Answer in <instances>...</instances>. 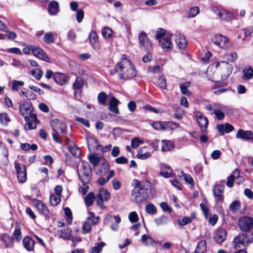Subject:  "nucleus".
<instances>
[{
  "instance_id": "nucleus-1",
  "label": "nucleus",
  "mask_w": 253,
  "mask_h": 253,
  "mask_svg": "<svg viewBox=\"0 0 253 253\" xmlns=\"http://www.w3.org/2000/svg\"><path fill=\"white\" fill-rule=\"evenodd\" d=\"M133 188L131 194V200L136 203H141L146 200L151 193L150 183L146 180H133Z\"/></svg>"
},
{
  "instance_id": "nucleus-2",
  "label": "nucleus",
  "mask_w": 253,
  "mask_h": 253,
  "mask_svg": "<svg viewBox=\"0 0 253 253\" xmlns=\"http://www.w3.org/2000/svg\"><path fill=\"white\" fill-rule=\"evenodd\" d=\"M212 66L218 69L221 76L220 78H218L216 76L212 75L211 68H208L207 70L206 75L208 79L212 82H218L225 80L232 72V65L227 61L215 62L212 64Z\"/></svg>"
},
{
  "instance_id": "nucleus-3",
  "label": "nucleus",
  "mask_w": 253,
  "mask_h": 253,
  "mask_svg": "<svg viewBox=\"0 0 253 253\" xmlns=\"http://www.w3.org/2000/svg\"><path fill=\"white\" fill-rule=\"evenodd\" d=\"M115 70L119 77L124 80H127L135 76L136 73L131 62L126 59L122 58L116 66Z\"/></svg>"
},
{
  "instance_id": "nucleus-4",
  "label": "nucleus",
  "mask_w": 253,
  "mask_h": 253,
  "mask_svg": "<svg viewBox=\"0 0 253 253\" xmlns=\"http://www.w3.org/2000/svg\"><path fill=\"white\" fill-rule=\"evenodd\" d=\"M53 133L52 134L54 140L58 143L61 142L60 134H64L66 133L67 126L65 123L62 120L54 119L50 122Z\"/></svg>"
},
{
  "instance_id": "nucleus-5",
  "label": "nucleus",
  "mask_w": 253,
  "mask_h": 253,
  "mask_svg": "<svg viewBox=\"0 0 253 253\" xmlns=\"http://www.w3.org/2000/svg\"><path fill=\"white\" fill-rule=\"evenodd\" d=\"M78 174L81 180L84 183H88L90 179L92 170L87 162H83L80 168L78 169Z\"/></svg>"
},
{
  "instance_id": "nucleus-6",
  "label": "nucleus",
  "mask_w": 253,
  "mask_h": 253,
  "mask_svg": "<svg viewBox=\"0 0 253 253\" xmlns=\"http://www.w3.org/2000/svg\"><path fill=\"white\" fill-rule=\"evenodd\" d=\"M232 113V110L228 106L219 103H214V114L217 119L222 120L224 118V113Z\"/></svg>"
},
{
  "instance_id": "nucleus-7",
  "label": "nucleus",
  "mask_w": 253,
  "mask_h": 253,
  "mask_svg": "<svg viewBox=\"0 0 253 253\" xmlns=\"http://www.w3.org/2000/svg\"><path fill=\"white\" fill-rule=\"evenodd\" d=\"M238 225L242 231L249 232L253 228V218L249 216L242 217L239 220Z\"/></svg>"
},
{
  "instance_id": "nucleus-8",
  "label": "nucleus",
  "mask_w": 253,
  "mask_h": 253,
  "mask_svg": "<svg viewBox=\"0 0 253 253\" xmlns=\"http://www.w3.org/2000/svg\"><path fill=\"white\" fill-rule=\"evenodd\" d=\"M19 110L20 114L24 117L25 120H27L29 116L32 115L33 107L31 103L23 101L19 105Z\"/></svg>"
},
{
  "instance_id": "nucleus-9",
  "label": "nucleus",
  "mask_w": 253,
  "mask_h": 253,
  "mask_svg": "<svg viewBox=\"0 0 253 253\" xmlns=\"http://www.w3.org/2000/svg\"><path fill=\"white\" fill-rule=\"evenodd\" d=\"M213 12L221 19L226 21H230L235 19L234 14L225 9H219L217 7H214L212 9Z\"/></svg>"
},
{
  "instance_id": "nucleus-10",
  "label": "nucleus",
  "mask_w": 253,
  "mask_h": 253,
  "mask_svg": "<svg viewBox=\"0 0 253 253\" xmlns=\"http://www.w3.org/2000/svg\"><path fill=\"white\" fill-rule=\"evenodd\" d=\"M14 167L17 173V178L21 183H24L27 179L26 168L23 164L16 162L14 163Z\"/></svg>"
},
{
  "instance_id": "nucleus-11",
  "label": "nucleus",
  "mask_w": 253,
  "mask_h": 253,
  "mask_svg": "<svg viewBox=\"0 0 253 253\" xmlns=\"http://www.w3.org/2000/svg\"><path fill=\"white\" fill-rule=\"evenodd\" d=\"M212 42L222 49H226L229 46V40L222 35H216L212 39Z\"/></svg>"
},
{
  "instance_id": "nucleus-12",
  "label": "nucleus",
  "mask_w": 253,
  "mask_h": 253,
  "mask_svg": "<svg viewBox=\"0 0 253 253\" xmlns=\"http://www.w3.org/2000/svg\"><path fill=\"white\" fill-rule=\"evenodd\" d=\"M110 197V193L104 189H101L96 196V201L98 205L101 208L104 207L103 201H107Z\"/></svg>"
},
{
  "instance_id": "nucleus-13",
  "label": "nucleus",
  "mask_w": 253,
  "mask_h": 253,
  "mask_svg": "<svg viewBox=\"0 0 253 253\" xmlns=\"http://www.w3.org/2000/svg\"><path fill=\"white\" fill-rule=\"evenodd\" d=\"M234 242L236 249L240 248L242 246L245 247L250 244L247 235L244 233L239 234L236 236L234 239Z\"/></svg>"
},
{
  "instance_id": "nucleus-14",
  "label": "nucleus",
  "mask_w": 253,
  "mask_h": 253,
  "mask_svg": "<svg viewBox=\"0 0 253 253\" xmlns=\"http://www.w3.org/2000/svg\"><path fill=\"white\" fill-rule=\"evenodd\" d=\"M105 219L106 222L111 224V228L113 230H118L119 224L121 221V218L119 215L115 216L107 214L106 215Z\"/></svg>"
},
{
  "instance_id": "nucleus-15",
  "label": "nucleus",
  "mask_w": 253,
  "mask_h": 253,
  "mask_svg": "<svg viewBox=\"0 0 253 253\" xmlns=\"http://www.w3.org/2000/svg\"><path fill=\"white\" fill-rule=\"evenodd\" d=\"M175 36L176 37L175 41L178 47L180 49L184 50L187 44V42L184 35L181 32L177 31Z\"/></svg>"
},
{
  "instance_id": "nucleus-16",
  "label": "nucleus",
  "mask_w": 253,
  "mask_h": 253,
  "mask_svg": "<svg viewBox=\"0 0 253 253\" xmlns=\"http://www.w3.org/2000/svg\"><path fill=\"white\" fill-rule=\"evenodd\" d=\"M8 150L5 145L0 141V165L5 166L8 163Z\"/></svg>"
},
{
  "instance_id": "nucleus-17",
  "label": "nucleus",
  "mask_w": 253,
  "mask_h": 253,
  "mask_svg": "<svg viewBox=\"0 0 253 253\" xmlns=\"http://www.w3.org/2000/svg\"><path fill=\"white\" fill-rule=\"evenodd\" d=\"M236 138L244 140H251L253 139V133L250 130L239 129L236 134Z\"/></svg>"
},
{
  "instance_id": "nucleus-18",
  "label": "nucleus",
  "mask_w": 253,
  "mask_h": 253,
  "mask_svg": "<svg viewBox=\"0 0 253 253\" xmlns=\"http://www.w3.org/2000/svg\"><path fill=\"white\" fill-rule=\"evenodd\" d=\"M172 35L166 36L163 39L159 40V43L162 48L165 50L171 49L173 44L171 41Z\"/></svg>"
},
{
  "instance_id": "nucleus-19",
  "label": "nucleus",
  "mask_w": 253,
  "mask_h": 253,
  "mask_svg": "<svg viewBox=\"0 0 253 253\" xmlns=\"http://www.w3.org/2000/svg\"><path fill=\"white\" fill-rule=\"evenodd\" d=\"M110 165L108 162L105 160H103L101 165L98 166L95 169L97 174L101 176L105 175L109 171Z\"/></svg>"
},
{
  "instance_id": "nucleus-20",
  "label": "nucleus",
  "mask_w": 253,
  "mask_h": 253,
  "mask_svg": "<svg viewBox=\"0 0 253 253\" xmlns=\"http://www.w3.org/2000/svg\"><path fill=\"white\" fill-rule=\"evenodd\" d=\"M197 121L201 131L206 132L209 123L207 118L203 115H200L197 116Z\"/></svg>"
},
{
  "instance_id": "nucleus-21",
  "label": "nucleus",
  "mask_w": 253,
  "mask_h": 253,
  "mask_svg": "<svg viewBox=\"0 0 253 253\" xmlns=\"http://www.w3.org/2000/svg\"><path fill=\"white\" fill-rule=\"evenodd\" d=\"M33 54L35 56H36L45 61L49 62V58L46 55L44 51L40 47L34 46L33 49Z\"/></svg>"
},
{
  "instance_id": "nucleus-22",
  "label": "nucleus",
  "mask_w": 253,
  "mask_h": 253,
  "mask_svg": "<svg viewBox=\"0 0 253 253\" xmlns=\"http://www.w3.org/2000/svg\"><path fill=\"white\" fill-rule=\"evenodd\" d=\"M138 40L139 43L145 48L148 49L151 46L150 41L147 37L145 32H142L139 37Z\"/></svg>"
},
{
  "instance_id": "nucleus-23",
  "label": "nucleus",
  "mask_w": 253,
  "mask_h": 253,
  "mask_svg": "<svg viewBox=\"0 0 253 253\" xmlns=\"http://www.w3.org/2000/svg\"><path fill=\"white\" fill-rule=\"evenodd\" d=\"M23 244L27 251L31 252L34 250L35 242L31 237L26 236L23 239Z\"/></svg>"
},
{
  "instance_id": "nucleus-24",
  "label": "nucleus",
  "mask_w": 253,
  "mask_h": 253,
  "mask_svg": "<svg viewBox=\"0 0 253 253\" xmlns=\"http://www.w3.org/2000/svg\"><path fill=\"white\" fill-rule=\"evenodd\" d=\"M88 148L90 151L94 149L99 150L101 147V145L98 143L97 140L92 137L86 138Z\"/></svg>"
},
{
  "instance_id": "nucleus-25",
  "label": "nucleus",
  "mask_w": 253,
  "mask_h": 253,
  "mask_svg": "<svg viewBox=\"0 0 253 253\" xmlns=\"http://www.w3.org/2000/svg\"><path fill=\"white\" fill-rule=\"evenodd\" d=\"M120 101L118 99L115 97H112L109 102V110L115 114H118L119 113V110L118 105Z\"/></svg>"
},
{
  "instance_id": "nucleus-26",
  "label": "nucleus",
  "mask_w": 253,
  "mask_h": 253,
  "mask_svg": "<svg viewBox=\"0 0 253 253\" xmlns=\"http://www.w3.org/2000/svg\"><path fill=\"white\" fill-rule=\"evenodd\" d=\"M214 239L218 243H222L226 238V232L225 229L223 228L218 229L214 236Z\"/></svg>"
},
{
  "instance_id": "nucleus-27",
  "label": "nucleus",
  "mask_w": 253,
  "mask_h": 253,
  "mask_svg": "<svg viewBox=\"0 0 253 253\" xmlns=\"http://www.w3.org/2000/svg\"><path fill=\"white\" fill-rule=\"evenodd\" d=\"M216 128L218 132L221 134L224 133H229L234 129V127L231 125L226 123L224 125H218L216 126Z\"/></svg>"
},
{
  "instance_id": "nucleus-28",
  "label": "nucleus",
  "mask_w": 253,
  "mask_h": 253,
  "mask_svg": "<svg viewBox=\"0 0 253 253\" xmlns=\"http://www.w3.org/2000/svg\"><path fill=\"white\" fill-rule=\"evenodd\" d=\"M89 40L93 47L95 49L100 48V44L98 41V36L96 32L92 31L89 34Z\"/></svg>"
},
{
  "instance_id": "nucleus-29",
  "label": "nucleus",
  "mask_w": 253,
  "mask_h": 253,
  "mask_svg": "<svg viewBox=\"0 0 253 253\" xmlns=\"http://www.w3.org/2000/svg\"><path fill=\"white\" fill-rule=\"evenodd\" d=\"M196 215V214L195 212H192L190 217L183 216L181 219H178L177 223L180 226L186 225L188 223H191L195 218Z\"/></svg>"
},
{
  "instance_id": "nucleus-30",
  "label": "nucleus",
  "mask_w": 253,
  "mask_h": 253,
  "mask_svg": "<svg viewBox=\"0 0 253 253\" xmlns=\"http://www.w3.org/2000/svg\"><path fill=\"white\" fill-rule=\"evenodd\" d=\"M71 232V229L69 228L62 229L58 231V235L59 238L64 240H72Z\"/></svg>"
},
{
  "instance_id": "nucleus-31",
  "label": "nucleus",
  "mask_w": 253,
  "mask_h": 253,
  "mask_svg": "<svg viewBox=\"0 0 253 253\" xmlns=\"http://www.w3.org/2000/svg\"><path fill=\"white\" fill-rule=\"evenodd\" d=\"M48 10L50 15H55L59 11V4L56 1H51L49 2Z\"/></svg>"
},
{
  "instance_id": "nucleus-32",
  "label": "nucleus",
  "mask_w": 253,
  "mask_h": 253,
  "mask_svg": "<svg viewBox=\"0 0 253 253\" xmlns=\"http://www.w3.org/2000/svg\"><path fill=\"white\" fill-rule=\"evenodd\" d=\"M146 149H147L146 147L141 148L138 151L137 157L142 160H145L150 157L151 153L148 150L146 151Z\"/></svg>"
},
{
  "instance_id": "nucleus-33",
  "label": "nucleus",
  "mask_w": 253,
  "mask_h": 253,
  "mask_svg": "<svg viewBox=\"0 0 253 253\" xmlns=\"http://www.w3.org/2000/svg\"><path fill=\"white\" fill-rule=\"evenodd\" d=\"M38 121L37 117L35 114L31 115V118L28 117V120H25L28 124V128L29 129L36 128L37 126L36 122Z\"/></svg>"
},
{
  "instance_id": "nucleus-34",
  "label": "nucleus",
  "mask_w": 253,
  "mask_h": 253,
  "mask_svg": "<svg viewBox=\"0 0 253 253\" xmlns=\"http://www.w3.org/2000/svg\"><path fill=\"white\" fill-rule=\"evenodd\" d=\"M115 175V171L111 170L109 171V174L106 178L101 177L97 181V183L99 185L102 186L105 184L112 177Z\"/></svg>"
},
{
  "instance_id": "nucleus-35",
  "label": "nucleus",
  "mask_w": 253,
  "mask_h": 253,
  "mask_svg": "<svg viewBox=\"0 0 253 253\" xmlns=\"http://www.w3.org/2000/svg\"><path fill=\"white\" fill-rule=\"evenodd\" d=\"M53 79L57 84H63L66 83V77L64 74L58 72L55 73L53 75Z\"/></svg>"
},
{
  "instance_id": "nucleus-36",
  "label": "nucleus",
  "mask_w": 253,
  "mask_h": 253,
  "mask_svg": "<svg viewBox=\"0 0 253 253\" xmlns=\"http://www.w3.org/2000/svg\"><path fill=\"white\" fill-rule=\"evenodd\" d=\"M191 83L190 82H186L184 83L180 84V88L181 93L183 95H187V96H190L191 93L188 89V88L190 86Z\"/></svg>"
},
{
  "instance_id": "nucleus-37",
  "label": "nucleus",
  "mask_w": 253,
  "mask_h": 253,
  "mask_svg": "<svg viewBox=\"0 0 253 253\" xmlns=\"http://www.w3.org/2000/svg\"><path fill=\"white\" fill-rule=\"evenodd\" d=\"M242 79L244 80H248L252 78L253 76V69L251 67L245 68L243 71Z\"/></svg>"
},
{
  "instance_id": "nucleus-38",
  "label": "nucleus",
  "mask_w": 253,
  "mask_h": 253,
  "mask_svg": "<svg viewBox=\"0 0 253 253\" xmlns=\"http://www.w3.org/2000/svg\"><path fill=\"white\" fill-rule=\"evenodd\" d=\"M89 216L86 218V220L89 219V223L90 224L91 227L94 224L98 223L99 220V217L98 216H95L94 213L88 211V212Z\"/></svg>"
},
{
  "instance_id": "nucleus-39",
  "label": "nucleus",
  "mask_w": 253,
  "mask_h": 253,
  "mask_svg": "<svg viewBox=\"0 0 253 253\" xmlns=\"http://www.w3.org/2000/svg\"><path fill=\"white\" fill-rule=\"evenodd\" d=\"M213 194L215 197H218L217 200H221V198L222 197L224 187L221 185H218L214 187L213 188Z\"/></svg>"
},
{
  "instance_id": "nucleus-40",
  "label": "nucleus",
  "mask_w": 253,
  "mask_h": 253,
  "mask_svg": "<svg viewBox=\"0 0 253 253\" xmlns=\"http://www.w3.org/2000/svg\"><path fill=\"white\" fill-rule=\"evenodd\" d=\"M173 147L172 143L168 140H163L162 141L161 151L167 152L170 150Z\"/></svg>"
},
{
  "instance_id": "nucleus-41",
  "label": "nucleus",
  "mask_w": 253,
  "mask_h": 253,
  "mask_svg": "<svg viewBox=\"0 0 253 253\" xmlns=\"http://www.w3.org/2000/svg\"><path fill=\"white\" fill-rule=\"evenodd\" d=\"M207 249L206 243L205 241H200L196 249V253H204Z\"/></svg>"
},
{
  "instance_id": "nucleus-42",
  "label": "nucleus",
  "mask_w": 253,
  "mask_h": 253,
  "mask_svg": "<svg viewBox=\"0 0 253 253\" xmlns=\"http://www.w3.org/2000/svg\"><path fill=\"white\" fill-rule=\"evenodd\" d=\"M95 199V194L92 192H90L84 198V202L86 206H91L92 205Z\"/></svg>"
},
{
  "instance_id": "nucleus-43",
  "label": "nucleus",
  "mask_w": 253,
  "mask_h": 253,
  "mask_svg": "<svg viewBox=\"0 0 253 253\" xmlns=\"http://www.w3.org/2000/svg\"><path fill=\"white\" fill-rule=\"evenodd\" d=\"M172 174V169L169 166H165L163 170L160 172L159 175L166 178L169 177Z\"/></svg>"
},
{
  "instance_id": "nucleus-44",
  "label": "nucleus",
  "mask_w": 253,
  "mask_h": 253,
  "mask_svg": "<svg viewBox=\"0 0 253 253\" xmlns=\"http://www.w3.org/2000/svg\"><path fill=\"white\" fill-rule=\"evenodd\" d=\"M37 208L44 215H46L48 214V211L46 206L41 201H37Z\"/></svg>"
},
{
  "instance_id": "nucleus-45",
  "label": "nucleus",
  "mask_w": 253,
  "mask_h": 253,
  "mask_svg": "<svg viewBox=\"0 0 253 253\" xmlns=\"http://www.w3.org/2000/svg\"><path fill=\"white\" fill-rule=\"evenodd\" d=\"M90 163L94 166H96L100 161V158L95 154H91L88 156Z\"/></svg>"
},
{
  "instance_id": "nucleus-46",
  "label": "nucleus",
  "mask_w": 253,
  "mask_h": 253,
  "mask_svg": "<svg viewBox=\"0 0 253 253\" xmlns=\"http://www.w3.org/2000/svg\"><path fill=\"white\" fill-rule=\"evenodd\" d=\"M141 240L142 242L146 246L153 245L155 242L151 237L146 235H143L141 237Z\"/></svg>"
},
{
  "instance_id": "nucleus-47",
  "label": "nucleus",
  "mask_w": 253,
  "mask_h": 253,
  "mask_svg": "<svg viewBox=\"0 0 253 253\" xmlns=\"http://www.w3.org/2000/svg\"><path fill=\"white\" fill-rule=\"evenodd\" d=\"M43 41L48 44L53 43L54 39L53 34L51 32L46 33L43 37Z\"/></svg>"
},
{
  "instance_id": "nucleus-48",
  "label": "nucleus",
  "mask_w": 253,
  "mask_h": 253,
  "mask_svg": "<svg viewBox=\"0 0 253 253\" xmlns=\"http://www.w3.org/2000/svg\"><path fill=\"white\" fill-rule=\"evenodd\" d=\"M60 202V196L58 195L53 194L50 196V203L53 206L57 205Z\"/></svg>"
},
{
  "instance_id": "nucleus-49",
  "label": "nucleus",
  "mask_w": 253,
  "mask_h": 253,
  "mask_svg": "<svg viewBox=\"0 0 253 253\" xmlns=\"http://www.w3.org/2000/svg\"><path fill=\"white\" fill-rule=\"evenodd\" d=\"M84 83L81 77H77L76 81L73 84V88L74 90H78L82 87Z\"/></svg>"
},
{
  "instance_id": "nucleus-50",
  "label": "nucleus",
  "mask_w": 253,
  "mask_h": 253,
  "mask_svg": "<svg viewBox=\"0 0 253 253\" xmlns=\"http://www.w3.org/2000/svg\"><path fill=\"white\" fill-rule=\"evenodd\" d=\"M107 98V95L104 92L99 93L97 96L98 102L100 104H105Z\"/></svg>"
},
{
  "instance_id": "nucleus-51",
  "label": "nucleus",
  "mask_w": 253,
  "mask_h": 253,
  "mask_svg": "<svg viewBox=\"0 0 253 253\" xmlns=\"http://www.w3.org/2000/svg\"><path fill=\"white\" fill-rule=\"evenodd\" d=\"M89 219L86 220L85 223L82 227V232L83 234H85L90 232L92 227L89 223Z\"/></svg>"
},
{
  "instance_id": "nucleus-52",
  "label": "nucleus",
  "mask_w": 253,
  "mask_h": 253,
  "mask_svg": "<svg viewBox=\"0 0 253 253\" xmlns=\"http://www.w3.org/2000/svg\"><path fill=\"white\" fill-rule=\"evenodd\" d=\"M156 39L159 41V40L163 39L166 36L169 35L166 34L165 31L162 28H158L156 32Z\"/></svg>"
},
{
  "instance_id": "nucleus-53",
  "label": "nucleus",
  "mask_w": 253,
  "mask_h": 253,
  "mask_svg": "<svg viewBox=\"0 0 253 253\" xmlns=\"http://www.w3.org/2000/svg\"><path fill=\"white\" fill-rule=\"evenodd\" d=\"M2 241L6 248H11L13 246L12 239L8 236H4Z\"/></svg>"
},
{
  "instance_id": "nucleus-54",
  "label": "nucleus",
  "mask_w": 253,
  "mask_h": 253,
  "mask_svg": "<svg viewBox=\"0 0 253 253\" xmlns=\"http://www.w3.org/2000/svg\"><path fill=\"white\" fill-rule=\"evenodd\" d=\"M112 32V30L108 27H104L102 30V35L105 39H108L111 37Z\"/></svg>"
},
{
  "instance_id": "nucleus-55",
  "label": "nucleus",
  "mask_w": 253,
  "mask_h": 253,
  "mask_svg": "<svg viewBox=\"0 0 253 253\" xmlns=\"http://www.w3.org/2000/svg\"><path fill=\"white\" fill-rule=\"evenodd\" d=\"M146 211L150 214H154L157 212V209L155 206L152 204H149L146 206Z\"/></svg>"
},
{
  "instance_id": "nucleus-56",
  "label": "nucleus",
  "mask_w": 253,
  "mask_h": 253,
  "mask_svg": "<svg viewBox=\"0 0 253 253\" xmlns=\"http://www.w3.org/2000/svg\"><path fill=\"white\" fill-rule=\"evenodd\" d=\"M33 76L38 80H40L42 76L43 72L40 69H35L32 71Z\"/></svg>"
},
{
  "instance_id": "nucleus-57",
  "label": "nucleus",
  "mask_w": 253,
  "mask_h": 253,
  "mask_svg": "<svg viewBox=\"0 0 253 253\" xmlns=\"http://www.w3.org/2000/svg\"><path fill=\"white\" fill-rule=\"evenodd\" d=\"M157 84L161 88L166 89L167 87V83L165 78L163 77H161L158 79L157 82Z\"/></svg>"
},
{
  "instance_id": "nucleus-58",
  "label": "nucleus",
  "mask_w": 253,
  "mask_h": 253,
  "mask_svg": "<svg viewBox=\"0 0 253 253\" xmlns=\"http://www.w3.org/2000/svg\"><path fill=\"white\" fill-rule=\"evenodd\" d=\"M84 17V11L82 9H79L77 11L76 14V19L78 23H81Z\"/></svg>"
},
{
  "instance_id": "nucleus-59",
  "label": "nucleus",
  "mask_w": 253,
  "mask_h": 253,
  "mask_svg": "<svg viewBox=\"0 0 253 253\" xmlns=\"http://www.w3.org/2000/svg\"><path fill=\"white\" fill-rule=\"evenodd\" d=\"M165 124L163 125V130H172L174 124L171 122H163Z\"/></svg>"
},
{
  "instance_id": "nucleus-60",
  "label": "nucleus",
  "mask_w": 253,
  "mask_h": 253,
  "mask_svg": "<svg viewBox=\"0 0 253 253\" xmlns=\"http://www.w3.org/2000/svg\"><path fill=\"white\" fill-rule=\"evenodd\" d=\"M200 11L199 8L198 6H194L190 8L189 15L190 17H194L196 16Z\"/></svg>"
},
{
  "instance_id": "nucleus-61",
  "label": "nucleus",
  "mask_w": 253,
  "mask_h": 253,
  "mask_svg": "<svg viewBox=\"0 0 253 253\" xmlns=\"http://www.w3.org/2000/svg\"><path fill=\"white\" fill-rule=\"evenodd\" d=\"M64 212H65V215H66V216L67 217V222L69 224H70L72 220V211L69 208L66 207L64 209Z\"/></svg>"
},
{
  "instance_id": "nucleus-62",
  "label": "nucleus",
  "mask_w": 253,
  "mask_h": 253,
  "mask_svg": "<svg viewBox=\"0 0 253 253\" xmlns=\"http://www.w3.org/2000/svg\"><path fill=\"white\" fill-rule=\"evenodd\" d=\"M129 221L132 222H136L138 220V217L137 213L135 211H132L128 215Z\"/></svg>"
},
{
  "instance_id": "nucleus-63",
  "label": "nucleus",
  "mask_w": 253,
  "mask_h": 253,
  "mask_svg": "<svg viewBox=\"0 0 253 253\" xmlns=\"http://www.w3.org/2000/svg\"><path fill=\"white\" fill-rule=\"evenodd\" d=\"M0 120L1 123L4 125H6L10 121V119L6 113H2L0 116Z\"/></svg>"
},
{
  "instance_id": "nucleus-64",
  "label": "nucleus",
  "mask_w": 253,
  "mask_h": 253,
  "mask_svg": "<svg viewBox=\"0 0 253 253\" xmlns=\"http://www.w3.org/2000/svg\"><path fill=\"white\" fill-rule=\"evenodd\" d=\"M104 245L105 244L104 243L98 244L97 246L94 247L92 248L91 253H99L101 251L102 249L104 246Z\"/></svg>"
}]
</instances>
